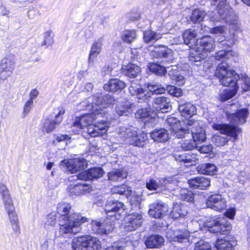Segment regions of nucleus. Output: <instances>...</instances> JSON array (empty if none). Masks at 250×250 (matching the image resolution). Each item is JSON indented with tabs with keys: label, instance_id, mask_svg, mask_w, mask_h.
I'll use <instances>...</instances> for the list:
<instances>
[{
	"label": "nucleus",
	"instance_id": "nucleus-1",
	"mask_svg": "<svg viewBox=\"0 0 250 250\" xmlns=\"http://www.w3.org/2000/svg\"><path fill=\"white\" fill-rule=\"evenodd\" d=\"M71 206L69 203L59 204L57 208L58 217L54 212L50 213L47 216L46 224L54 226L58 218L59 232L61 235H63L73 233L74 228H79L83 223L88 222V219L80 213H71Z\"/></svg>",
	"mask_w": 250,
	"mask_h": 250
},
{
	"label": "nucleus",
	"instance_id": "nucleus-2",
	"mask_svg": "<svg viewBox=\"0 0 250 250\" xmlns=\"http://www.w3.org/2000/svg\"><path fill=\"white\" fill-rule=\"evenodd\" d=\"M125 210V205L121 202L110 201L107 202L104 209L107 217L103 223L96 220L91 221L90 226L92 233L101 235L108 234L114 228L115 221L123 218L124 215L121 213Z\"/></svg>",
	"mask_w": 250,
	"mask_h": 250
},
{
	"label": "nucleus",
	"instance_id": "nucleus-3",
	"mask_svg": "<svg viewBox=\"0 0 250 250\" xmlns=\"http://www.w3.org/2000/svg\"><path fill=\"white\" fill-rule=\"evenodd\" d=\"M249 115V111L247 108L237 109L234 113L227 111L226 112V118L231 124L214 123L212 125V128L214 130L219 131L221 134L227 135L236 140L239 134L242 132V129L237 125L245 124Z\"/></svg>",
	"mask_w": 250,
	"mask_h": 250
},
{
	"label": "nucleus",
	"instance_id": "nucleus-4",
	"mask_svg": "<svg viewBox=\"0 0 250 250\" xmlns=\"http://www.w3.org/2000/svg\"><path fill=\"white\" fill-rule=\"evenodd\" d=\"M0 193L14 232L16 235H19L21 231L18 215L9 191L7 187L2 183H0Z\"/></svg>",
	"mask_w": 250,
	"mask_h": 250
},
{
	"label": "nucleus",
	"instance_id": "nucleus-5",
	"mask_svg": "<svg viewBox=\"0 0 250 250\" xmlns=\"http://www.w3.org/2000/svg\"><path fill=\"white\" fill-rule=\"evenodd\" d=\"M72 247L74 250H100L101 244L97 238L82 235L73 239Z\"/></svg>",
	"mask_w": 250,
	"mask_h": 250
},
{
	"label": "nucleus",
	"instance_id": "nucleus-6",
	"mask_svg": "<svg viewBox=\"0 0 250 250\" xmlns=\"http://www.w3.org/2000/svg\"><path fill=\"white\" fill-rule=\"evenodd\" d=\"M229 67L227 63H220L215 72V76L219 79L223 85H230V83L238 82L240 79L239 75L234 70H228Z\"/></svg>",
	"mask_w": 250,
	"mask_h": 250
},
{
	"label": "nucleus",
	"instance_id": "nucleus-7",
	"mask_svg": "<svg viewBox=\"0 0 250 250\" xmlns=\"http://www.w3.org/2000/svg\"><path fill=\"white\" fill-rule=\"evenodd\" d=\"M209 231L211 233L222 235H228L231 229V226L224 219H216L213 220L207 225Z\"/></svg>",
	"mask_w": 250,
	"mask_h": 250
},
{
	"label": "nucleus",
	"instance_id": "nucleus-8",
	"mask_svg": "<svg viewBox=\"0 0 250 250\" xmlns=\"http://www.w3.org/2000/svg\"><path fill=\"white\" fill-rule=\"evenodd\" d=\"M15 67L14 55H8L3 58L0 63V82L10 76Z\"/></svg>",
	"mask_w": 250,
	"mask_h": 250
},
{
	"label": "nucleus",
	"instance_id": "nucleus-9",
	"mask_svg": "<svg viewBox=\"0 0 250 250\" xmlns=\"http://www.w3.org/2000/svg\"><path fill=\"white\" fill-rule=\"evenodd\" d=\"M215 41L210 36H204L196 40L195 48L196 51L202 53H210L215 47Z\"/></svg>",
	"mask_w": 250,
	"mask_h": 250
},
{
	"label": "nucleus",
	"instance_id": "nucleus-10",
	"mask_svg": "<svg viewBox=\"0 0 250 250\" xmlns=\"http://www.w3.org/2000/svg\"><path fill=\"white\" fill-rule=\"evenodd\" d=\"M104 172L101 167H90L86 170L80 172L76 176H72L71 177H76L77 180H81L84 181L98 179L102 177Z\"/></svg>",
	"mask_w": 250,
	"mask_h": 250
},
{
	"label": "nucleus",
	"instance_id": "nucleus-11",
	"mask_svg": "<svg viewBox=\"0 0 250 250\" xmlns=\"http://www.w3.org/2000/svg\"><path fill=\"white\" fill-rule=\"evenodd\" d=\"M98 114L93 112L85 114L77 117L72 126L76 127L78 131L83 129L87 126L93 125Z\"/></svg>",
	"mask_w": 250,
	"mask_h": 250
},
{
	"label": "nucleus",
	"instance_id": "nucleus-12",
	"mask_svg": "<svg viewBox=\"0 0 250 250\" xmlns=\"http://www.w3.org/2000/svg\"><path fill=\"white\" fill-rule=\"evenodd\" d=\"M125 229L128 231H132L140 227L143 223L141 214L132 213L127 214L125 218Z\"/></svg>",
	"mask_w": 250,
	"mask_h": 250
},
{
	"label": "nucleus",
	"instance_id": "nucleus-13",
	"mask_svg": "<svg viewBox=\"0 0 250 250\" xmlns=\"http://www.w3.org/2000/svg\"><path fill=\"white\" fill-rule=\"evenodd\" d=\"M67 189L70 196L72 197L85 194L89 193L91 190L90 185L79 182L70 184Z\"/></svg>",
	"mask_w": 250,
	"mask_h": 250
},
{
	"label": "nucleus",
	"instance_id": "nucleus-14",
	"mask_svg": "<svg viewBox=\"0 0 250 250\" xmlns=\"http://www.w3.org/2000/svg\"><path fill=\"white\" fill-rule=\"evenodd\" d=\"M126 138L133 146L143 147L147 139V135L143 131L138 133L136 130H131L127 134Z\"/></svg>",
	"mask_w": 250,
	"mask_h": 250
},
{
	"label": "nucleus",
	"instance_id": "nucleus-15",
	"mask_svg": "<svg viewBox=\"0 0 250 250\" xmlns=\"http://www.w3.org/2000/svg\"><path fill=\"white\" fill-rule=\"evenodd\" d=\"M188 183L192 188L205 190L210 186V180L204 176H197L189 179Z\"/></svg>",
	"mask_w": 250,
	"mask_h": 250
},
{
	"label": "nucleus",
	"instance_id": "nucleus-16",
	"mask_svg": "<svg viewBox=\"0 0 250 250\" xmlns=\"http://www.w3.org/2000/svg\"><path fill=\"white\" fill-rule=\"evenodd\" d=\"M126 87L125 83L116 78H112L109 80L107 83L104 84V89L108 92L115 93L121 91Z\"/></svg>",
	"mask_w": 250,
	"mask_h": 250
},
{
	"label": "nucleus",
	"instance_id": "nucleus-17",
	"mask_svg": "<svg viewBox=\"0 0 250 250\" xmlns=\"http://www.w3.org/2000/svg\"><path fill=\"white\" fill-rule=\"evenodd\" d=\"M167 211V208L165 204L153 203L150 205L148 213L151 217L159 219L164 217Z\"/></svg>",
	"mask_w": 250,
	"mask_h": 250
},
{
	"label": "nucleus",
	"instance_id": "nucleus-18",
	"mask_svg": "<svg viewBox=\"0 0 250 250\" xmlns=\"http://www.w3.org/2000/svg\"><path fill=\"white\" fill-rule=\"evenodd\" d=\"M153 107L158 112H167L169 108V99L164 96H160L154 99Z\"/></svg>",
	"mask_w": 250,
	"mask_h": 250
},
{
	"label": "nucleus",
	"instance_id": "nucleus-19",
	"mask_svg": "<svg viewBox=\"0 0 250 250\" xmlns=\"http://www.w3.org/2000/svg\"><path fill=\"white\" fill-rule=\"evenodd\" d=\"M178 109L181 115L186 119H189L196 114V108L194 105L190 102L180 103Z\"/></svg>",
	"mask_w": 250,
	"mask_h": 250
},
{
	"label": "nucleus",
	"instance_id": "nucleus-20",
	"mask_svg": "<svg viewBox=\"0 0 250 250\" xmlns=\"http://www.w3.org/2000/svg\"><path fill=\"white\" fill-rule=\"evenodd\" d=\"M121 70L123 74L130 78H136L141 71L140 67L138 65L131 62H129L126 65L123 66Z\"/></svg>",
	"mask_w": 250,
	"mask_h": 250
},
{
	"label": "nucleus",
	"instance_id": "nucleus-21",
	"mask_svg": "<svg viewBox=\"0 0 250 250\" xmlns=\"http://www.w3.org/2000/svg\"><path fill=\"white\" fill-rule=\"evenodd\" d=\"M164 242L163 237L158 234L149 235L145 241L146 246L148 249L159 248Z\"/></svg>",
	"mask_w": 250,
	"mask_h": 250
},
{
	"label": "nucleus",
	"instance_id": "nucleus-22",
	"mask_svg": "<svg viewBox=\"0 0 250 250\" xmlns=\"http://www.w3.org/2000/svg\"><path fill=\"white\" fill-rule=\"evenodd\" d=\"M59 111L55 115V119L51 121L48 124L47 126H43V129L47 133H50L52 132L55 129L57 125H59L62 122L63 117L62 115L65 113V110L63 108L59 107Z\"/></svg>",
	"mask_w": 250,
	"mask_h": 250
},
{
	"label": "nucleus",
	"instance_id": "nucleus-23",
	"mask_svg": "<svg viewBox=\"0 0 250 250\" xmlns=\"http://www.w3.org/2000/svg\"><path fill=\"white\" fill-rule=\"evenodd\" d=\"M187 213V206L181 203H176L173 204L172 210L170 212V215L173 219H177L185 216Z\"/></svg>",
	"mask_w": 250,
	"mask_h": 250
},
{
	"label": "nucleus",
	"instance_id": "nucleus-24",
	"mask_svg": "<svg viewBox=\"0 0 250 250\" xmlns=\"http://www.w3.org/2000/svg\"><path fill=\"white\" fill-rule=\"evenodd\" d=\"M224 86L230 87L231 89L225 90L224 93L220 94V100L221 102H225L232 98L236 94L239 89L238 82H233L230 85Z\"/></svg>",
	"mask_w": 250,
	"mask_h": 250
},
{
	"label": "nucleus",
	"instance_id": "nucleus-25",
	"mask_svg": "<svg viewBox=\"0 0 250 250\" xmlns=\"http://www.w3.org/2000/svg\"><path fill=\"white\" fill-rule=\"evenodd\" d=\"M197 170L202 174L213 175L217 172V168L214 164L206 163L199 165L197 167Z\"/></svg>",
	"mask_w": 250,
	"mask_h": 250
},
{
	"label": "nucleus",
	"instance_id": "nucleus-26",
	"mask_svg": "<svg viewBox=\"0 0 250 250\" xmlns=\"http://www.w3.org/2000/svg\"><path fill=\"white\" fill-rule=\"evenodd\" d=\"M211 5L216 6V10L219 15H224L230 8L227 0H211Z\"/></svg>",
	"mask_w": 250,
	"mask_h": 250
},
{
	"label": "nucleus",
	"instance_id": "nucleus-27",
	"mask_svg": "<svg viewBox=\"0 0 250 250\" xmlns=\"http://www.w3.org/2000/svg\"><path fill=\"white\" fill-rule=\"evenodd\" d=\"M150 137L156 142H165L168 139V134L165 128L156 129L150 133Z\"/></svg>",
	"mask_w": 250,
	"mask_h": 250
},
{
	"label": "nucleus",
	"instance_id": "nucleus-28",
	"mask_svg": "<svg viewBox=\"0 0 250 250\" xmlns=\"http://www.w3.org/2000/svg\"><path fill=\"white\" fill-rule=\"evenodd\" d=\"M192 139L195 142H203L206 140V135L205 130L200 125H197L195 128L191 131Z\"/></svg>",
	"mask_w": 250,
	"mask_h": 250
},
{
	"label": "nucleus",
	"instance_id": "nucleus-29",
	"mask_svg": "<svg viewBox=\"0 0 250 250\" xmlns=\"http://www.w3.org/2000/svg\"><path fill=\"white\" fill-rule=\"evenodd\" d=\"M94 128L91 131H89L90 128L88 129L89 133L92 137H96L101 136L103 132H104L107 130L106 123L105 121L98 122L97 123L93 124Z\"/></svg>",
	"mask_w": 250,
	"mask_h": 250
},
{
	"label": "nucleus",
	"instance_id": "nucleus-30",
	"mask_svg": "<svg viewBox=\"0 0 250 250\" xmlns=\"http://www.w3.org/2000/svg\"><path fill=\"white\" fill-rule=\"evenodd\" d=\"M61 163L64 164L71 173H75L81 170L80 161L79 160H65L61 161Z\"/></svg>",
	"mask_w": 250,
	"mask_h": 250
},
{
	"label": "nucleus",
	"instance_id": "nucleus-31",
	"mask_svg": "<svg viewBox=\"0 0 250 250\" xmlns=\"http://www.w3.org/2000/svg\"><path fill=\"white\" fill-rule=\"evenodd\" d=\"M102 48V41L99 40L95 41L91 47V49L88 56V61H92L94 58H96L97 56L101 53Z\"/></svg>",
	"mask_w": 250,
	"mask_h": 250
},
{
	"label": "nucleus",
	"instance_id": "nucleus-32",
	"mask_svg": "<svg viewBox=\"0 0 250 250\" xmlns=\"http://www.w3.org/2000/svg\"><path fill=\"white\" fill-rule=\"evenodd\" d=\"M107 175L109 180L116 181L119 178H126L127 176V172L123 169H117L108 172Z\"/></svg>",
	"mask_w": 250,
	"mask_h": 250
},
{
	"label": "nucleus",
	"instance_id": "nucleus-33",
	"mask_svg": "<svg viewBox=\"0 0 250 250\" xmlns=\"http://www.w3.org/2000/svg\"><path fill=\"white\" fill-rule=\"evenodd\" d=\"M137 31L135 29H127L121 36L122 40L125 42L131 43L137 38Z\"/></svg>",
	"mask_w": 250,
	"mask_h": 250
},
{
	"label": "nucleus",
	"instance_id": "nucleus-34",
	"mask_svg": "<svg viewBox=\"0 0 250 250\" xmlns=\"http://www.w3.org/2000/svg\"><path fill=\"white\" fill-rule=\"evenodd\" d=\"M161 37L158 36V34L153 31L151 29H147L143 32V39L144 42L148 43L153 40L157 41Z\"/></svg>",
	"mask_w": 250,
	"mask_h": 250
},
{
	"label": "nucleus",
	"instance_id": "nucleus-35",
	"mask_svg": "<svg viewBox=\"0 0 250 250\" xmlns=\"http://www.w3.org/2000/svg\"><path fill=\"white\" fill-rule=\"evenodd\" d=\"M115 111L119 116H127L131 112V109L130 106L121 103L116 106Z\"/></svg>",
	"mask_w": 250,
	"mask_h": 250
},
{
	"label": "nucleus",
	"instance_id": "nucleus-36",
	"mask_svg": "<svg viewBox=\"0 0 250 250\" xmlns=\"http://www.w3.org/2000/svg\"><path fill=\"white\" fill-rule=\"evenodd\" d=\"M229 56H232L231 51L221 50L215 53V59L216 60L221 61L223 63L229 59Z\"/></svg>",
	"mask_w": 250,
	"mask_h": 250
},
{
	"label": "nucleus",
	"instance_id": "nucleus-37",
	"mask_svg": "<svg viewBox=\"0 0 250 250\" xmlns=\"http://www.w3.org/2000/svg\"><path fill=\"white\" fill-rule=\"evenodd\" d=\"M129 188H130L129 187H127L125 184H123L113 187L111 189V192L113 194L120 195L127 194L131 191Z\"/></svg>",
	"mask_w": 250,
	"mask_h": 250
},
{
	"label": "nucleus",
	"instance_id": "nucleus-38",
	"mask_svg": "<svg viewBox=\"0 0 250 250\" xmlns=\"http://www.w3.org/2000/svg\"><path fill=\"white\" fill-rule=\"evenodd\" d=\"M196 143L193 139L185 140L180 143V147L183 151H189L196 147Z\"/></svg>",
	"mask_w": 250,
	"mask_h": 250
},
{
	"label": "nucleus",
	"instance_id": "nucleus-39",
	"mask_svg": "<svg viewBox=\"0 0 250 250\" xmlns=\"http://www.w3.org/2000/svg\"><path fill=\"white\" fill-rule=\"evenodd\" d=\"M135 117L144 121L150 118V111L146 108L138 109L135 113Z\"/></svg>",
	"mask_w": 250,
	"mask_h": 250
},
{
	"label": "nucleus",
	"instance_id": "nucleus-40",
	"mask_svg": "<svg viewBox=\"0 0 250 250\" xmlns=\"http://www.w3.org/2000/svg\"><path fill=\"white\" fill-rule=\"evenodd\" d=\"M215 247L219 250H230L231 244L229 241L225 239H218L215 243Z\"/></svg>",
	"mask_w": 250,
	"mask_h": 250
},
{
	"label": "nucleus",
	"instance_id": "nucleus-41",
	"mask_svg": "<svg viewBox=\"0 0 250 250\" xmlns=\"http://www.w3.org/2000/svg\"><path fill=\"white\" fill-rule=\"evenodd\" d=\"M129 92L132 95H135L137 98L140 100L145 101L147 99V97L145 93L146 91L143 88L140 87L137 88L136 90H134L132 86H130L129 88Z\"/></svg>",
	"mask_w": 250,
	"mask_h": 250
},
{
	"label": "nucleus",
	"instance_id": "nucleus-42",
	"mask_svg": "<svg viewBox=\"0 0 250 250\" xmlns=\"http://www.w3.org/2000/svg\"><path fill=\"white\" fill-rule=\"evenodd\" d=\"M149 68L152 72L160 76L164 75L167 72L165 67L156 63H151Z\"/></svg>",
	"mask_w": 250,
	"mask_h": 250
},
{
	"label": "nucleus",
	"instance_id": "nucleus-43",
	"mask_svg": "<svg viewBox=\"0 0 250 250\" xmlns=\"http://www.w3.org/2000/svg\"><path fill=\"white\" fill-rule=\"evenodd\" d=\"M194 194L190 190L187 189H183L180 193V197L182 200L187 201L190 203H193Z\"/></svg>",
	"mask_w": 250,
	"mask_h": 250
},
{
	"label": "nucleus",
	"instance_id": "nucleus-44",
	"mask_svg": "<svg viewBox=\"0 0 250 250\" xmlns=\"http://www.w3.org/2000/svg\"><path fill=\"white\" fill-rule=\"evenodd\" d=\"M52 31L49 30L44 33V40L42 43V46H46L47 47L52 45L54 43L53 37L51 36Z\"/></svg>",
	"mask_w": 250,
	"mask_h": 250
},
{
	"label": "nucleus",
	"instance_id": "nucleus-45",
	"mask_svg": "<svg viewBox=\"0 0 250 250\" xmlns=\"http://www.w3.org/2000/svg\"><path fill=\"white\" fill-rule=\"evenodd\" d=\"M221 196L222 195L219 194H214L209 196L206 200V204L208 207L213 209L214 205L216 204Z\"/></svg>",
	"mask_w": 250,
	"mask_h": 250
},
{
	"label": "nucleus",
	"instance_id": "nucleus-46",
	"mask_svg": "<svg viewBox=\"0 0 250 250\" xmlns=\"http://www.w3.org/2000/svg\"><path fill=\"white\" fill-rule=\"evenodd\" d=\"M194 250H212L209 243L200 240L195 244Z\"/></svg>",
	"mask_w": 250,
	"mask_h": 250
},
{
	"label": "nucleus",
	"instance_id": "nucleus-47",
	"mask_svg": "<svg viewBox=\"0 0 250 250\" xmlns=\"http://www.w3.org/2000/svg\"><path fill=\"white\" fill-rule=\"evenodd\" d=\"M203 14L198 9L193 10L190 16V19L194 23L200 22L203 21Z\"/></svg>",
	"mask_w": 250,
	"mask_h": 250
},
{
	"label": "nucleus",
	"instance_id": "nucleus-48",
	"mask_svg": "<svg viewBox=\"0 0 250 250\" xmlns=\"http://www.w3.org/2000/svg\"><path fill=\"white\" fill-rule=\"evenodd\" d=\"M186 158L185 159V164L190 163L191 165H193L197 163L199 161L197 155L195 153H186Z\"/></svg>",
	"mask_w": 250,
	"mask_h": 250
},
{
	"label": "nucleus",
	"instance_id": "nucleus-49",
	"mask_svg": "<svg viewBox=\"0 0 250 250\" xmlns=\"http://www.w3.org/2000/svg\"><path fill=\"white\" fill-rule=\"evenodd\" d=\"M174 133L176 138L182 139L190 134V130L188 128L181 127L175 130Z\"/></svg>",
	"mask_w": 250,
	"mask_h": 250
},
{
	"label": "nucleus",
	"instance_id": "nucleus-50",
	"mask_svg": "<svg viewBox=\"0 0 250 250\" xmlns=\"http://www.w3.org/2000/svg\"><path fill=\"white\" fill-rule=\"evenodd\" d=\"M167 90L170 94L176 97H179L183 95L182 89L174 85L168 86L167 87Z\"/></svg>",
	"mask_w": 250,
	"mask_h": 250
},
{
	"label": "nucleus",
	"instance_id": "nucleus-51",
	"mask_svg": "<svg viewBox=\"0 0 250 250\" xmlns=\"http://www.w3.org/2000/svg\"><path fill=\"white\" fill-rule=\"evenodd\" d=\"M227 208L226 201L224 198L221 196L215 205L213 207V209L217 211H222Z\"/></svg>",
	"mask_w": 250,
	"mask_h": 250
},
{
	"label": "nucleus",
	"instance_id": "nucleus-52",
	"mask_svg": "<svg viewBox=\"0 0 250 250\" xmlns=\"http://www.w3.org/2000/svg\"><path fill=\"white\" fill-rule=\"evenodd\" d=\"M167 235H169V233H168ZM167 237L170 239V241H177L179 242H182L184 240L187 238L186 236L182 232H178L177 233L174 232L173 236L169 235V236L167 235Z\"/></svg>",
	"mask_w": 250,
	"mask_h": 250
},
{
	"label": "nucleus",
	"instance_id": "nucleus-53",
	"mask_svg": "<svg viewBox=\"0 0 250 250\" xmlns=\"http://www.w3.org/2000/svg\"><path fill=\"white\" fill-rule=\"evenodd\" d=\"M184 42L188 45L190 43L191 40L195 38V34L190 31H185L183 34Z\"/></svg>",
	"mask_w": 250,
	"mask_h": 250
},
{
	"label": "nucleus",
	"instance_id": "nucleus-54",
	"mask_svg": "<svg viewBox=\"0 0 250 250\" xmlns=\"http://www.w3.org/2000/svg\"><path fill=\"white\" fill-rule=\"evenodd\" d=\"M146 188L149 190H156L159 185L154 179H150L146 182Z\"/></svg>",
	"mask_w": 250,
	"mask_h": 250
},
{
	"label": "nucleus",
	"instance_id": "nucleus-55",
	"mask_svg": "<svg viewBox=\"0 0 250 250\" xmlns=\"http://www.w3.org/2000/svg\"><path fill=\"white\" fill-rule=\"evenodd\" d=\"M189 61L191 63L200 62L202 60L201 53L194 54V53H190L188 56Z\"/></svg>",
	"mask_w": 250,
	"mask_h": 250
},
{
	"label": "nucleus",
	"instance_id": "nucleus-56",
	"mask_svg": "<svg viewBox=\"0 0 250 250\" xmlns=\"http://www.w3.org/2000/svg\"><path fill=\"white\" fill-rule=\"evenodd\" d=\"M228 142V140L226 137L217 136L215 138V143L216 146H224Z\"/></svg>",
	"mask_w": 250,
	"mask_h": 250
},
{
	"label": "nucleus",
	"instance_id": "nucleus-57",
	"mask_svg": "<svg viewBox=\"0 0 250 250\" xmlns=\"http://www.w3.org/2000/svg\"><path fill=\"white\" fill-rule=\"evenodd\" d=\"M241 79L244 82V86H243L244 91L250 90V78L247 76H244Z\"/></svg>",
	"mask_w": 250,
	"mask_h": 250
},
{
	"label": "nucleus",
	"instance_id": "nucleus-58",
	"mask_svg": "<svg viewBox=\"0 0 250 250\" xmlns=\"http://www.w3.org/2000/svg\"><path fill=\"white\" fill-rule=\"evenodd\" d=\"M212 146L211 145H204L201 146L199 149L202 153L208 154L212 151Z\"/></svg>",
	"mask_w": 250,
	"mask_h": 250
},
{
	"label": "nucleus",
	"instance_id": "nucleus-59",
	"mask_svg": "<svg viewBox=\"0 0 250 250\" xmlns=\"http://www.w3.org/2000/svg\"><path fill=\"white\" fill-rule=\"evenodd\" d=\"M236 214V209L234 208H230L228 209L224 214L228 218L233 219Z\"/></svg>",
	"mask_w": 250,
	"mask_h": 250
},
{
	"label": "nucleus",
	"instance_id": "nucleus-60",
	"mask_svg": "<svg viewBox=\"0 0 250 250\" xmlns=\"http://www.w3.org/2000/svg\"><path fill=\"white\" fill-rule=\"evenodd\" d=\"M167 122L170 126H172L178 123H180L179 119L173 115L168 116L167 119Z\"/></svg>",
	"mask_w": 250,
	"mask_h": 250
},
{
	"label": "nucleus",
	"instance_id": "nucleus-61",
	"mask_svg": "<svg viewBox=\"0 0 250 250\" xmlns=\"http://www.w3.org/2000/svg\"><path fill=\"white\" fill-rule=\"evenodd\" d=\"M224 32L225 27L223 25L214 27L210 30V32L212 34H223Z\"/></svg>",
	"mask_w": 250,
	"mask_h": 250
},
{
	"label": "nucleus",
	"instance_id": "nucleus-62",
	"mask_svg": "<svg viewBox=\"0 0 250 250\" xmlns=\"http://www.w3.org/2000/svg\"><path fill=\"white\" fill-rule=\"evenodd\" d=\"M55 139L57 142H61L65 140H69L71 139V137L68 135L63 134L56 136Z\"/></svg>",
	"mask_w": 250,
	"mask_h": 250
},
{
	"label": "nucleus",
	"instance_id": "nucleus-63",
	"mask_svg": "<svg viewBox=\"0 0 250 250\" xmlns=\"http://www.w3.org/2000/svg\"><path fill=\"white\" fill-rule=\"evenodd\" d=\"M174 158L176 161L180 163H183L184 164H185V159L186 158V153L181 154H174Z\"/></svg>",
	"mask_w": 250,
	"mask_h": 250
},
{
	"label": "nucleus",
	"instance_id": "nucleus-64",
	"mask_svg": "<svg viewBox=\"0 0 250 250\" xmlns=\"http://www.w3.org/2000/svg\"><path fill=\"white\" fill-rule=\"evenodd\" d=\"M104 250H124V248L121 246L112 245L105 248Z\"/></svg>",
	"mask_w": 250,
	"mask_h": 250
}]
</instances>
